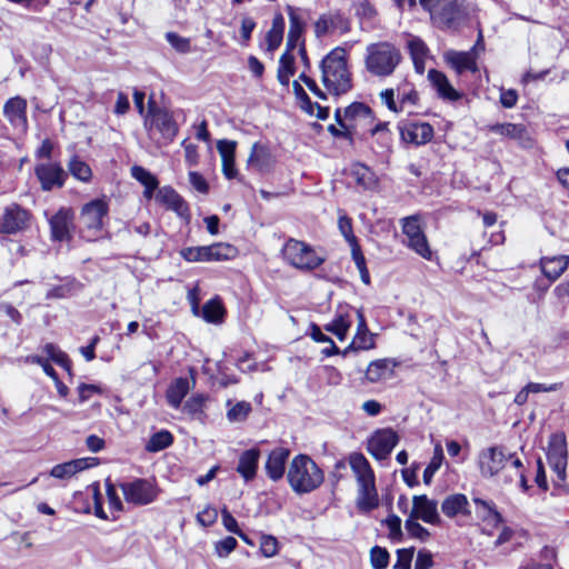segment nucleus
Listing matches in <instances>:
<instances>
[{
  "mask_svg": "<svg viewBox=\"0 0 569 569\" xmlns=\"http://www.w3.org/2000/svg\"><path fill=\"white\" fill-rule=\"evenodd\" d=\"M321 81L326 89L335 94L347 93L352 88L351 72L348 68L347 51L337 47L321 61Z\"/></svg>",
  "mask_w": 569,
  "mask_h": 569,
  "instance_id": "nucleus-1",
  "label": "nucleus"
},
{
  "mask_svg": "<svg viewBox=\"0 0 569 569\" xmlns=\"http://www.w3.org/2000/svg\"><path fill=\"white\" fill-rule=\"evenodd\" d=\"M349 463L358 483L357 508L361 512H369L379 506L373 470L362 453H352Z\"/></svg>",
  "mask_w": 569,
  "mask_h": 569,
  "instance_id": "nucleus-2",
  "label": "nucleus"
},
{
  "mask_svg": "<svg viewBox=\"0 0 569 569\" xmlns=\"http://www.w3.org/2000/svg\"><path fill=\"white\" fill-rule=\"evenodd\" d=\"M287 477L297 493L311 492L323 482L322 470L306 455H298L292 459Z\"/></svg>",
  "mask_w": 569,
  "mask_h": 569,
  "instance_id": "nucleus-3",
  "label": "nucleus"
},
{
  "mask_svg": "<svg viewBox=\"0 0 569 569\" xmlns=\"http://www.w3.org/2000/svg\"><path fill=\"white\" fill-rule=\"evenodd\" d=\"M400 60L399 50L388 42L371 43L366 49V69L376 77L392 74Z\"/></svg>",
  "mask_w": 569,
  "mask_h": 569,
  "instance_id": "nucleus-4",
  "label": "nucleus"
},
{
  "mask_svg": "<svg viewBox=\"0 0 569 569\" xmlns=\"http://www.w3.org/2000/svg\"><path fill=\"white\" fill-rule=\"evenodd\" d=\"M283 259L299 270H313L323 263L325 258L308 243L289 239L282 248Z\"/></svg>",
  "mask_w": 569,
  "mask_h": 569,
  "instance_id": "nucleus-5",
  "label": "nucleus"
},
{
  "mask_svg": "<svg viewBox=\"0 0 569 569\" xmlns=\"http://www.w3.org/2000/svg\"><path fill=\"white\" fill-rule=\"evenodd\" d=\"M547 460L550 468L557 475V479L559 481H565L568 465V450L565 433L558 432L550 436Z\"/></svg>",
  "mask_w": 569,
  "mask_h": 569,
  "instance_id": "nucleus-6",
  "label": "nucleus"
},
{
  "mask_svg": "<svg viewBox=\"0 0 569 569\" xmlns=\"http://www.w3.org/2000/svg\"><path fill=\"white\" fill-rule=\"evenodd\" d=\"M127 502L144 506L151 503L158 495L154 485L147 479H134L120 485Z\"/></svg>",
  "mask_w": 569,
  "mask_h": 569,
  "instance_id": "nucleus-7",
  "label": "nucleus"
},
{
  "mask_svg": "<svg viewBox=\"0 0 569 569\" xmlns=\"http://www.w3.org/2000/svg\"><path fill=\"white\" fill-rule=\"evenodd\" d=\"M34 174L43 191L62 188L68 177L61 164L53 161L37 163L34 167Z\"/></svg>",
  "mask_w": 569,
  "mask_h": 569,
  "instance_id": "nucleus-8",
  "label": "nucleus"
},
{
  "mask_svg": "<svg viewBox=\"0 0 569 569\" xmlns=\"http://www.w3.org/2000/svg\"><path fill=\"white\" fill-rule=\"evenodd\" d=\"M146 127L156 129L161 137L168 141H172L179 131V127L173 114L170 111L158 107H150L146 119Z\"/></svg>",
  "mask_w": 569,
  "mask_h": 569,
  "instance_id": "nucleus-9",
  "label": "nucleus"
},
{
  "mask_svg": "<svg viewBox=\"0 0 569 569\" xmlns=\"http://www.w3.org/2000/svg\"><path fill=\"white\" fill-rule=\"evenodd\" d=\"M109 213L106 198L93 199L81 208L80 220L84 228L94 233L103 228V219Z\"/></svg>",
  "mask_w": 569,
  "mask_h": 569,
  "instance_id": "nucleus-10",
  "label": "nucleus"
},
{
  "mask_svg": "<svg viewBox=\"0 0 569 569\" xmlns=\"http://www.w3.org/2000/svg\"><path fill=\"white\" fill-rule=\"evenodd\" d=\"M478 466L483 478H492L507 466V453L497 446L483 449L479 452Z\"/></svg>",
  "mask_w": 569,
  "mask_h": 569,
  "instance_id": "nucleus-11",
  "label": "nucleus"
},
{
  "mask_svg": "<svg viewBox=\"0 0 569 569\" xmlns=\"http://www.w3.org/2000/svg\"><path fill=\"white\" fill-rule=\"evenodd\" d=\"M398 440V435L390 428L377 430L368 441V451L377 460H385L397 446Z\"/></svg>",
  "mask_w": 569,
  "mask_h": 569,
  "instance_id": "nucleus-12",
  "label": "nucleus"
},
{
  "mask_svg": "<svg viewBox=\"0 0 569 569\" xmlns=\"http://www.w3.org/2000/svg\"><path fill=\"white\" fill-rule=\"evenodd\" d=\"M154 200L167 210L173 211L178 217L189 222L190 209L184 199L170 186L158 189Z\"/></svg>",
  "mask_w": 569,
  "mask_h": 569,
  "instance_id": "nucleus-13",
  "label": "nucleus"
},
{
  "mask_svg": "<svg viewBox=\"0 0 569 569\" xmlns=\"http://www.w3.org/2000/svg\"><path fill=\"white\" fill-rule=\"evenodd\" d=\"M289 17V31L287 37V50L291 51L303 43L302 34L306 28V14L303 10L287 6Z\"/></svg>",
  "mask_w": 569,
  "mask_h": 569,
  "instance_id": "nucleus-14",
  "label": "nucleus"
},
{
  "mask_svg": "<svg viewBox=\"0 0 569 569\" xmlns=\"http://www.w3.org/2000/svg\"><path fill=\"white\" fill-rule=\"evenodd\" d=\"M29 220V212L18 204L6 208L0 219V233L12 234L24 229Z\"/></svg>",
  "mask_w": 569,
  "mask_h": 569,
  "instance_id": "nucleus-15",
  "label": "nucleus"
},
{
  "mask_svg": "<svg viewBox=\"0 0 569 569\" xmlns=\"http://www.w3.org/2000/svg\"><path fill=\"white\" fill-rule=\"evenodd\" d=\"M410 516L420 519L426 523L440 525L441 518L438 512L436 500L429 499L426 495L415 496Z\"/></svg>",
  "mask_w": 569,
  "mask_h": 569,
  "instance_id": "nucleus-16",
  "label": "nucleus"
},
{
  "mask_svg": "<svg viewBox=\"0 0 569 569\" xmlns=\"http://www.w3.org/2000/svg\"><path fill=\"white\" fill-rule=\"evenodd\" d=\"M350 30V23L340 12H329L321 14L315 22V34L322 38L335 31L347 33Z\"/></svg>",
  "mask_w": 569,
  "mask_h": 569,
  "instance_id": "nucleus-17",
  "label": "nucleus"
},
{
  "mask_svg": "<svg viewBox=\"0 0 569 569\" xmlns=\"http://www.w3.org/2000/svg\"><path fill=\"white\" fill-rule=\"evenodd\" d=\"M27 107V100L19 96L10 98L3 106V116L13 128L22 132L28 129Z\"/></svg>",
  "mask_w": 569,
  "mask_h": 569,
  "instance_id": "nucleus-18",
  "label": "nucleus"
},
{
  "mask_svg": "<svg viewBox=\"0 0 569 569\" xmlns=\"http://www.w3.org/2000/svg\"><path fill=\"white\" fill-rule=\"evenodd\" d=\"M401 139L416 146L429 142L433 137V128L427 122H408L399 127Z\"/></svg>",
  "mask_w": 569,
  "mask_h": 569,
  "instance_id": "nucleus-19",
  "label": "nucleus"
},
{
  "mask_svg": "<svg viewBox=\"0 0 569 569\" xmlns=\"http://www.w3.org/2000/svg\"><path fill=\"white\" fill-rule=\"evenodd\" d=\"M98 463V459L93 457L73 459L63 463L56 465L50 470V476L60 479L68 480L90 467Z\"/></svg>",
  "mask_w": 569,
  "mask_h": 569,
  "instance_id": "nucleus-20",
  "label": "nucleus"
},
{
  "mask_svg": "<svg viewBox=\"0 0 569 569\" xmlns=\"http://www.w3.org/2000/svg\"><path fill=\"white\" fill-rule=\"evenodd\" d=\"M463 0H446L432 18L435 24L441 28H449L459 22L463 17Z\"/></svg>",
  "mask_w": 569,
  "mask_h": 569,
  "instance_id": "nucleus-21",
  "label": "nucleus"
},
{
  "mask_svg": "<svg viewBox=\"0 0 569 569\" xmlns=\"http://www.w3.org/2000/svg\"><path fill=\"white\" fill-rule=\"evenodd\" d=\"M273 164L274 157L270 149L266 144L259 142L253 143L247 160L248 168L263 173L269 171Z\"/></svg>",
  "mask_w": 569,
  "mask_h": 569,
  "instance_id": "nucleus-22",
  "label": "nucleus"
},
{
  "mask_svg": "<svg viewBox=\"0 0 569 569\" xmlns=\"http://www.w3.org/2000/svg\"><path fill=\"white\" fill-rule=\"evenodd\" d=\"M72 219L73 212L68 208H61L50 218L49 223L54 240L62 241L69 238Z\"/></svg>",
  "mask_w": 569,
  "mask_h": 569,
  "instance_id": "nucleus-23",
  "label": "nucleus"
},
{
  "mask_svg": "<svg viewBox=\"0 0 569 569\" xmlns=\"http://www.w3.org/2000/svg\"><path fill=\"white\" fill-rule=\"evenodd\" d=\"M289 455L290 450L283 447H278L269 453L264 468L271 480L277 481L283 477Z\"/></svg>",
  "mask_w": 569,
  "mask_h": 569,
  "instance_id": "nucleus-24",
  "label": "nucleus"
},
{
  "mask_svg": "<svg viewBox=\"0 0 569 569\" xmlns=\"http://www.w3.org/2000/svg\"><path fill=\"white\" fill-rule=\"evenodd\" d=\"M236 148L237 142L231 140H219L217 143L222 162V172L227 179H233L238 173L234 163Z\"/></svg>",
  "mask_w": 569,
  "mask_h": 569,
  "instance_id": "nucleus-25",
  "label": "nucleus"
},
{
  "mask_svg": "<svg viewBox=\"0 0 569 569\" xmlns=\"http://www.w3.org/2000/svg\"><path fill=\"white\" fill-rule=\"evenodd\" d=\"M428 79L440 98L448 101H457L461 98V94L451 86L445 73L431 69L428 72Z\"/></svg>",
  "mask_w": 569,
  "mask_h": 569,
  "instance_id": "nucleus-26",
  "label": "nucleus"
},
{
  "mask_svg": "<svg viewBox=\"0 0 569 569\" xmlns=\"http://www.w3.org/2000/svg\"><path fill=\"white\" fill-rule=\"evenodd\" d=\"M445 60L449 63L457 73L461 74L462 72L469 70L471 72L477 71V62L476 57L472 51L460 52L455 50H449L445 53Z\"/></svg>",
  "mask_w": 569,
  "mask_h": 569,
  "instance_id": "nucleus-27",
  "label": "nucleus"
},
{
  "mask_svg": "<svg viewBox=\"0 0 569 569\" xmlns=\"http://www.w3.org/2000/svg\"><path fill=\"white\" fill-rule=\"evenodd\" d=\"M469 501L462 493H453L445 498L441 503V511L448 518L456 516H469L471 513L469 509Z\"/></svg>",
  "mask_w": 569,
  "mask_h": 569,
  "instance_id": "nucleus-28",
  "label": "nucleus"
},
{
  "mask_svg": "<svg viewBox=\"0 0 569 569\" xmlns=\"http://www.w3.org/2000/svg\"><path fill=\"white\" fill-rule=\"evenodd\" d=\"M259 458L260 451L256 448L246 450L240 455L237 471L246 481L256 477Z\"/></svg>",
  "mask_w": 569,
  "mask_h": 569,
  "instance_id": "nucleus-29",
  "label": "nucleus"
},
{
  "mask_svg": "<svg viewBox=\"0 0 569 569\" xmlns=\"http://www.w3.org/2000/svg\"><path fill=\"white\" fill-rule=\"evenodd\" d=\"M487 129L495 134L512 140H518L520 142H522L528 137L527 129L521 123H495L487 126Z\"/></svg>",
  "mask_w": 569,
  "mask_h": 569,
  "instance_id": "nucleus-30",
  "label": "nucleus"
},
{
  "mask_svg": "<svg viewBox=\"0 0 569 569\" xmlns=\"http://www.w3.org/2000/svg\"><path fill=\"white\" fill-rule=\"evenodd\" d=\"M395 363L389 359L371 361L366 370V379L369 382H378L388 379L393 373Z\"/></svg>",
  "mask_w": 569,
  "mask_h": 569,
  "instance_id": "nucleus-31",
  "label": "nucleus"
},
{
  "mask_svg": "<svg viewBox=\"0 0 569 569\" xmlns=\"http://www.w3.org/2000/svg\"><path fill=\"white\" fill-rule=\"evenodd\" d=\"M542 273L551 281L557 280L568 268L569 256H557L541 259Z\"/></svg>",
  "mask_w": 569,
  "mask_h": 569,
  "instance_id": "nucleus-32",
  "label": "nucleus"
},
{
  "mask_svg": "<svg viewBox=\"0 0 569 569\" xmlns=\"http://www.w3.org/2000/svg\"><path fill=\"white\" fill-rule=\"evenodd\" d=\"M131 176L144 187L143 197L148 200L152 199L154 191L159 189L157 177L140 166L131 168Z\"/></svg>",
  "mask_w": 569,
  "mask_h": 569,
  "instance_id": "nucleus-33",
  "label": "nucleus"
},
{
  "mask_svg": "<svg viewBox=\"0 0 569 569\" xmlns=\"http://www.w3.org/2000/svg\"><path fill=\"white\" fill-rule=\"evenodd\" d=\"M190 385L187 378H178L176 379L167 390V401L168 403L178 409L183 400V398L189 392Z\"/></svg>",
  "mask_w": 569,
  "mask_h": 569,
  "instance_id": "nucleus-34",
  "label": "nucleus"
},
{
  "mask_svg": "<svg viewBox=\"0 0 569 569\" xmlns=\"http://www.w3.org/2000/svg\"><path fill=\"white\" fill-rule=\"evenodd\" d=\"M237 248L229 243L218 242L207 246V261L232 260L237 257Z\"/></svg>",
  "mask_w": 569,
  "mask_h": 569,
  "instance_id": "nucleus-35",
  "label": "nucleus"
},
{
  "mask_svg": "<svg viewBox=\"0 0 569 569\" xmlns=\"http://www.w3.org/2000/svg\"><path fill=\"white\" fill-rule=\"evenodd\" d=\"M409 52L418 73L425 72V62L427 58L428 48L425 42L418 38H413L408 42Z\"/></svg>",
  "mask_w": 569,
  "mask_h": 569,
  "instance_id": "nucleus-36",
  "label": "nucleus"
},
{
  "mask_svg": "<svg viewBox=\"0 0 569 569\" xmlns=\"http://www.w3.org/2000/svg\"><path fill=\"white\" fill-rule=\"evenodd\" d=\"M351 176L360 187L367 190L373 189L378 182L376 173L362 163L352 167Z\"/></svg>",
  "mask_w": 569,
  "mask_h": 569,
  "instance_id": "nucleus-37",
  "label": "nucleus"
},
{
  "mask_svg": "<svg viewBox=\"0 0 569 569\" xmlns=\"http://www.w3.org/2000/svg\"><path fill=\"white\" fill-rule=\"evenodd\" d=\"M351 327V319L348 312H338L325 330L333 333L340 341L345 340Z\"/></svg>",
  "mask_w": 569,
  "mask_h": 569,
  "instance_id": "nucleus-38",
  "label": "nucleus"
},
{
  "mask_svg": "<svg viewBox=\"0 0 569 569\" xmlns=\"http://www.w3.org/2000/svg\"><path fill=\"white\" fill-rule=\"evenodd\" d=\"M295 57L290 53V51L286 50L279 59V66L277 71L278 81L288 87L290 82V78L295 74Z\"/></svg>",
  "mask_w": 569,
  "mask_h": 569,
  "instance_id": "nucleus-39",
  "label": "nucleus"
},
{
  "mask_svg": "<svg viewBox=\"0 0 569 569\" xmlns=\"http://www.w3.org/2000/svg\"><path fill=\"white\" fill-rule=\"evenodd\" d=\"M283 31L284 19L281 14H277L272 20L271 29L267 33V44L269 51H273L280 46L283 38Z\"/></svg>",
  "mask_w": 569,
  "mask_h": 569,
  "instance_id": "nucleus-40",
  "label": "nucleus"
},
{
  "mask_svg": "<svg viewBox=\"0 0 569 569\" xmlns=\"http://www.w3.org/2000/svg\"><path fill=\"white\" fill-rule=\"evenodd\" d=\"M396 91L400 106V111H403L407 108L416 107L418 104L419 94L411 84L405 83L398 86Z\"/></svg>",
  "mask_w": 569,
  "mask_h": 569,
  "instance_id": "nucleus-41",
  "label": "nucleus"
},
{
  "mask_svg": "<svg viewBox=\"0 0 569 569\" xmlns=\"http://www.w3.org/2000/svg\"><path fill=\"white\" fill-rule=\"evenodd\" d=\"M70 173L81 182H89L92 178L90 166L81 160L78 156H73L68 162Z\"/></svg>",
  "mask_w": 569,
  "mask_h": 569,
  "instance_id": "nucleus-42",
  "label": "nucleus"
},
{
  "mask_svg": "<svg viewBox=\"0 0 569 569\" xmlns=\"http://www.w3.org/2000/svg\"><path fill=\"white\" fill-rule=\"evenodd\" d=\"M407 246L412 249L417 254L426 260L432 259V251L428 243L425 232L416 234L408 239Z\"/></svg>",
  "mask_w": 569,
  "mask_h": 569,
  "instance_id": "nucleus-43",
  "label": "nucleus"
},
{
  "mask_svg": "<svg viewBox=\"0 0 569 569\" xmlns=\"http://www.w3.org/2000/svg\"><path fill=\"white\" fill-rule=\"evenodd\" d=\"M172 441V435L167 430H161L151 436L146 445V450L149 452H158L168 448Z\"/></svg>",
  "mask_w": 569,
  "mask_h": 569,
  "instance_id": "nucleus-44",
  "label": "nucleus"
},
{
  "mask_svg": "<svg viewBox=\"0 0 569 569\" xmlns=\"http://www.w3.org/2000/svg\"><path fill=\"white\" fill-rule=\"evenodd\" d=\"M375 347V335L370 331L367 333H356L352 342L342 351L347 356L352 350H369Z\"/></svg>",
  "mask_w": 569,
  "mask_h": 569,
  "instance_id": "nucleus-45",
  "label": "nucleus"
},
{
  "mask_svg": "<svg viewBox=\"0 0 569 569\" xmlns=\"http://www.w3.org/2000/svg\"><path fill=\"white\" fill-rule=\"evenodd\" d=\"M224 313L221 302L217 299L207 301L202 307V316L208 322H218Z\"/></svg>",
  "mask_w": 569,
  "mask_h": 569,
  "instance_id": "nucleus-46",
  "label": "nucleus"
},
{
  "mask_svg": "<svg viewBox=\"0 0 569 569\" xmlns=\"http://www.w3.org/2000/svg\"><path fill=\"white\" fill-rule=\"evenodd\" d=\"M43 351L48 355V357L54 361L57 365L61 366L68 372L71 371V361L66 352L60 350L53 343H47L43 347Z\"/></svg>",
  "mask_w": 569,
  "mask_h": 569,
  "instance_id": "nucleus-47",
  "label": "nucleus"
},
{
  "mask_svg": "<svg viewBox=\"0 0 569 569\" xmlns=\"http://www.w3.org/2000/svg\"><path fill=\"white\" fill-rule=\"evenodd\" d=\"M443 460V450L440 443H437L433 449V456L430 463L423 471V481L429 483L433 475L439 470Z\"/></svg>",
  "mask_w": 569,
  "mask_h": 569,
  "instance_id": "nucleus-48",
  "label": "nucleus"
},
{
  "mask_svg": "<svg viewBox=\"0 0 569 569\" xmlns=\"http://www.w3.org/2000/svg\"><path fill=\"white\" fill-rule=\"evenodd\" d=\"M251 412V405L247 401H239L233 405L227 412L230 422H242Z\"/></svg>",
  "mask_w": 569,
  "mask_h": 569,
  "instance_id": "nucleus-49",
  "label": "nucleus"
},
{
  "mask_svg": "<svg viewBox=\"0 0 569 569\" xmlns=\"http://www.w3.org/2000/svg\"><path fill=\"white\" fill-rule=\"evenodd\" d=\"M389 552L386 548L375 546L370 550V563L373 569H386L389 565Z\"/></svg>",
  "mask_w": 569,
  "mask_h": 569,
  "instance_id": "nucleus-50",
  "label": "nucleus"
},
{
  "mask_svg": "<svg viewBox=\"0 0 569 569\" xmlns=\"http://www.w3.org/2000/svg\"><path fill=\"white\" fill-rule=\"evenodd\" d=\"M417 520L418 519L409 516V518L405 522V528L411 537L417 538L421 541H426L430 537V532L428 531V529L422 527Z\"/></svg>",
  "mask_w": 569,
  "mask_h": 569,
  "instance_id": "nucleus-51",
  "label": "nucleus"
},
{
  "mask_svg": "<svg viewBox=\"0 0 569 569\" xmlns=\"http://www.w3.org/2000/svg\"><path fill=\"white\" fill-rule=\"evenodd\" d=\"M181 257L188 262L207 261V246L187 247L180 251Z\"/></svg>",
  "mask_w": 569,
  "mask_h": 569,
  "instance_id": "nucleus-52",
  "label": "nucleus"
},
{
  "mask_svg": "<svg viewBox=\"0 0 569 569\" xmlns=\"http://www.w3.org/2000/svg\"><path fill=\"white\" fill-rule=\"evenodd\" d=\"M292 90L301 109L309 114H313V103L311 102L309 96L307 94L302 86L299 83V80H295L292 82Z\"/></svg>",
  "mask_w": 569,
  "mask_h": 569,
  "instance_id": "nucleus-53",
  "label": "nucleus"
},
{
  "mask_svg": "<svg viewBox=\"0 0 569 569\" xmlns=\"http://www.w3.org/2000/svg\"><path fill=\"white\" fill-rule=\"evenodd\" d=\"M167 41L179 53H188L191 48L190 39L179 36L176 32L166 33Z\"/></svg>",
  "mask_w": 569,
  "mask_h": 569,
  "instance_id": "nucleus-54",
  "label": "nucleus"
},
{
  "mask_svg": "<svg viewBox=\"0 0 569 569\" xmlns=\"http://www.w3.org/2000/svg\"><path fill=\"white\" fill-rule=\"evenodd\" d=\"M402 222V232L407 236V239L423 232L420 224V217L415 214L410 217H406L401 220Z\"/></svg>",
  "mask_w": 569,
  "mask_h": 569,
  "instance_id": "nucleus-55",
  "label": "nucleus"
},
{
  "mask_svg": "<svg viewBox=\"0 0 569 569\" xmlns=\"http://www.w3.org/2000/svg\"><path fill=\"white\" fill-rule=\"evenodd\" d=\"M343 114L348 119L369 118L371 109L362 102H353L345 109Z\"/></svg>",
  "mask_w": 569,
  "mask_h": 569,
  "instance_id": "nucleus-56",
  "label": "nucleus"
},
{
  "mask_svg": "<svg viewBox=\"0 0 569 569\" xmlns=\"http://www.w3.org/2000/svg\"><path fill=\"white\" fill-rule=\"evenodd\" d=\"M237 545L236 538L229 536L214 543V551L219 558H226L236 549Z\"/></svg>",
  "mask_w": 569,
  "mask_h": 569,
  "instance_id": "nucleus-57",
  "label": "nucleus"
},
{
  "mask_svg": "<svg viewBox=\"0 0 569 569\" xmlns=\"http://www.w3.org/2000/svg\"><path fill=\"white\" fill-rule=\"evenodd\" d=\"M221 517L222 523L229 532L238 535L240 538L248 542L247 536L239 529L236 518L229 512L227 508L222 509Z\"/></svg>",
  "mask_w": 569,
  "mask_h": 569,
  "instance_id": "nucleus-58",
  "label": "nucleus"
},
{
  "mask_svg": "<svg viewBox=\"0 0 569 569\" xmlns=\"http://www.w3.org/2000/svg\"><path fill=\"white\" fill-rule=\"evenodd\" d=\"M338 228L349 244L358 241L353 234L352 221L348 216H346V214L339 216Z\"/></svg>",
  "mask_w": 569,
  "mask_h": 569,
  "instance_id": "nucleus-59",
  "label": "nucleus"
},
{
  "mask_svg": "<svg viewBox=\"0 0 569 569\" xmlns=\"http://www.w3.org/2000/svg\"><path fill=\"white\" fill-rule=\"evenodd\" d=\"M415 549H398L397 550V562L393 569H410Z\"/></svg>",
  "mask_w": 569,
  "mask_h": 569,
  "instance_id": "nucleus-60",
  "label": "nucleus"
},
{
  "mask_svg": "<svg viewBox=\"0 0 569 569\" xmlns=\"http://www.w3.org/2000/svg\"><path fill=\"white\" fill-rule=\"evenodd\" d=\"M261 553L267 557H273L278 552V541L272 536H262L260 539Z\"/></svg>",
  "mask_w": 569,
  "mask_h": 569,
  "instance_id": "nucleus-61",
  "label": "nucleus"
},
{
  "mask_svg": "<svg viewBox=\"0 0 569 569\" xmlns=\"http://www.w3.org/2000/svg\"><path fill=\"white\" fill-rule=\"evenodd\" d=\"M385 523L389 529V538L392 540H400L402 537L401 519L396 515H390L385 520Z\"/></svg>",
  "mask_w": 569,
  "mask_h": 569,
  "instance_id": "nucleus-62",
  "label": "nucleus"
},
{
  "mask_svg": "<svg viewBox=\"0 0 569 569\" xmlns=\"http://www.w3.org/2000/svg\"><path fill=\"white\" fill-rule=\"evenodd\" d=\"M387 123L383 122V123H378L372 130H371V134L373 137H378V140H379V143H380V147L381 149H389V143H390V133L388 132V129H387Z\"/></svg>",
  "mask_w": 569,
  "mask_h": 569,
  "instance_id": "nucleus-63",
  "label": "nucleus"
},
{
  "mask_svg": "<svg viewBox=\"0 0 569 569\" xmlns=\"http://www.w3.org/2000/svg\"><path fill=\"white\" fill-rule=\"evenodd\" d=\"M432 565V555L428 550H420L417 555L415 569H430Z\"/></svg>",
  "mask_w": 569,
  "mask_h": 569,
  "instance_id": "nucleus-64",
  "label": "nucleus"
}]
</instances>
